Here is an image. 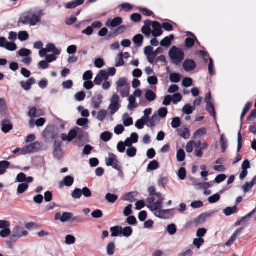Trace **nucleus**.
<instances>
[{
  "label": "nucleus",
  "instance_id": "a19ab883",
  "mask_svg": "<svg viewBox=\"0 0 256 256\" xmlns=\"http://www.w3.org/2000/svg\"><path fill=\"white\" fill-rule=\"evenodd\" d=\"M28 188V186L27 184L22 183L20 184L18 188V194H22L24 192L27 190Z\"/></svg>",
  "mask_w": 256,
  "mask_h": 256
},
{
  "label": "nucleus",
  "instance_id": "603ef678",
  "mask_svg": "<svg viewBox=\"0 0 256 256\" xmlns=\"http://www.w3.org/2000/svg\"><path fill=\"white\" fill-rule=\"evenodd\" d=\"M167 232L170 235L175 234L176 232V225L174 224H171L168 225L167 227Z\"/></svg>",
  "mask_w": 256,
  "mask_h": 256
},
{
  "label": "nucleus",
  "instance_id": "6ab92c4d",
  "mask_svg": "<svg viewBox=\"0 0 256 256\" xmlns=\"http://www.w3.org/2000/svg\"><path fill=\"white\" fill-rule=\"evenodd\" d=\"M84 2V0H76L74 1L67 3L66 5V7L68 9L74 8L79 6L82 4Z\"/></svg>",
  "mask_w": 256,
  "mask_h": 256
},
{
  "label": "nucleus",
  "instance_id": "cd10ccee",
  "mask_svg": "<svg viewBox=\"0 0 256 256\" xmlns=\"http://www.w3.org/2000/svg\"><path fill=\"white\" fill-rule=\"evenodd\" d=\"M206 110L212 116L216 118L215 108L212 102H208L206 104Z\"/></svg>",
  "mask_w": 256,
  "mask_h": 256
},
{
  "label": "nucleus",
  "instance_id": "de8ad7c7",
  "mask_svg": "<svg viewBox=\"0 0 256 256\" xmlns=\"http://www.w3.org/2000/svg\"><path fill=\"white\" fill-rule=\"evenodd\" d=\"M172 101L174 104H177L182 100V96L180 93H176L172 96Z\"/></svg>",
  "mask_w": 256,
  "mask_h": 256
},
{
  "label": "nucleus",
  "instance_id": "a211bd4d",
  "mask_svg": "<svg viewBox=\"0 0 256 256\" xmlns=\"http://www.w3.org/2000/svg\"><path fill=\"white\" fill-rule=\"evenodd\" d=\"M111 236L112 237H116L122 236V226H114L110 228Z\"/></svg>",
  "mask_w": 256,
  "mask_h": 256
},
{
  "label": "nucleus",
  "instance_id": "8fccbe9b",
  "mask_svg": "<svg viewBox=\"0 0 256 256\" xmlns=\"http://www.w3.org/2000/svg\"><path fill=\"white\" fill-rule=\"evenodd\" d=\"M130 84H128L124 88H123L122 89H120L119 90L120 92V94L122 97L124 98L126 96H127L130 93Z\"/></svg>",
  "mask_w": 256,
  "mask_h": 256
},
{
  "label": "nucleus",
  "instance_id": "473e14b6",
  "mask_svg": "<svg viewBox=\"0 0 256 256\" xmlns=\"http://www.w3.org/2000/svg\"><path fill=\"white\" fill-rule=\"evenodd\" d=\"M220 143L221 149L222 152H224L228 147V140L224 138V135L222 134L220 138Z\"/></svg>",
  "mask_w": 256,
  "mask_h": 256
},
{
  "label": "nucleus",
  "instance_id": "423d86ee",
  "mask_svg": "<svg viewBox=\"0 0 256 256\" xmlns=\"http://www.w3.org/2000/svg\"><path fill=\"white\" fill-rule=\"evenodd\" d=\"M120 97L116 94H114L110 99V104L108 107L110 110V114H114L120 108V104H118Z\"/></svg>",
  "mask_w": 256,
  "mask_h": 256
},
{
  "label": "nucleus",
  "instance_id": "f8f14e48",
  "mask_svg": "<svg viewBox=\"0 0 256 256\" xmlns=\"http://www.w3.org/2000/svg\"><path fill=\"white\" fill-rule=\"evenodd\" d=\"M174 210V209L166 210H162L159 209V210H158L157 212L155 213V215L156 216L161 218H168L169 216H168V214H169L170 212L173 213Z\"/></svg>",
  "mask_w": 256,
  "mask_h": 256
},
{
  "label": "nucleus",
  "instance_id": "e433bc0d",
  "mask_svg": "<svg viewBox=\"0 0 256 256\" xmlns=\"http://www.w3.org/2000/svg\"><path fill=\"white\" fill-rule=\"evenodd\" d=\"M73 214L72 213L64 212L62 214L60 220L62 222H66L70 220Z\"/></svg>",
  "mask_w": 256,
  "mask_h": 256
},
{
  "label": "nucleus",
  "instance_id": "338daca9",
  "mask_svg": "<svg viewBox=\"0 0 256 256\" xmlns=\"http://www.w3.org/2000/svg\"><path fill=\"white\" fill-rule=\"evenodd\" d=\"M178 176L180 180H183L186 176V170L184 168H180L178 172Z\"/></svg>",
  "mask_w": 256,
  "mask_h": 256
},
{
  "label": "nucleus",
  "instance_id": "a18cd8bd",
  "mask_svg": "<svg viewBox=\"0 0 256 256\" xmlns=\"http://www.w3.org/2000/svg\"><path fill=\"white\" fill-rule=\"evenodd\" d=\"M176 157L178 160L179 162H182L184 160L186 154L184 150L182 149H180L178 151Z\"/></svg>",
  "mask_w": 256,
  "mask_h": 256
},
{
  "label": "nucleus",
  "instance_id": "c756f323",
  "mask_svg": "<svg viewBox=\"0 0 256 256\" xmlns=\"http://www.w3.org/2000/svg\"><path fill=\"white\" fill-rule=\"evenodd\" d=\"M132 229L130 226H126L124 228L122 227V236H124L129 237L132 234Z\"/></svg>",
  "mask_w": 256,
  "mask_h": 256
},
{
  "label": "nucleus",
  "instance_id": "49530a36",
  "mask_svg": "<svg viewBox=\"0 0 256 256\" xmlns=\"http://www.w3.org/2000/svg\"><path fill=\"white\" fill-rule=\"evenodd\" d=\"M28 34L26 31L20 32L18 34V38L20 41H25L28 38Z\"/></svg>",
  "mask_w": 256,
  "mask_h": 256
},
{
  "label": "nucleus",
  "instance_id": "bf43d9fd",
  "mask_svg": "<svg viewBox=\"0 0 256 256\" xmlns=\"http://www.w3.org/2000/svg\"><path fill=\"white\" fill-rule=\"evenodd\" d=\"M204 240L202 238H195L194 240L193 244L198 248H199L200 246L204 244Z\"/></svg>",
  "mask_w": 256,
  "mask_h": 256
},
{
  "label": "nucleus",
  "instance_id": "774afa93",
  "mask_svg": "<svg viewBox=\"0 0 256 256\" xmlns=\"http://www.w3.org/2000/svg\"><path fill=\"white\" fill-rule=\"evenodd\" d=\"M192 80L190 78H185L182 80V86L184 87H189L192 85Z\"/></svg>",
  "mask_w": 256,
  "mask_h": 256
},
{
  "label": "nucleus",
  "instance_id": "c03bdc74",
  "mask_svg": "<svg viewBox=\"0 0 256 256\" xmlns=\"http://www.w3.org/2000/svg\"><path fill=\"white\" fill-rule=\"evenodd\" d=\"M252 106V103L251 102H248L246 104L244 108L243 109L242 114H241L240 118L242 119L244 116L247 114V112L250 110L251 107Z\"/></svg>",
  "mask_w": 256,
  "mask_h": 256
},
{
  "label": "nucleus",
  "instance_id": "f257e3e1",
  "mask_svg": "<svg viewBox=\"0 0 256 256\" xmlns=\"http://www.w3.org/2000/svg\"><path fill=\"white\" fill-rule=\"evenodd\" d=\"M43 15V12L42 10H38L36 12H34L32 10L26 12L20 15L18 24H30V26H35L41 20V17Z\"/></svg>",
  "mask_w": 256,
  "mask_h": 256
},
{
  "label": "nucleus",
  "instance_id": "b1692460",
  "mask_svg": "<svg viewBox=\"0 0 256 256\" xmlns=\"http://www.w3.org/2000/svg\"><path fill=\"white\" fill-rule=\"evenodd\" d=\"M238 210L236 206H234L233 207H227L223 210V212L226 216H230L232 214H235Z\"/></svg>",
  "mask_w": 256,
  "mask_h": 256
},
{
  "label": "nucleus",
  "instance_id": "9b49d317",
  "mask_svg": "<svg viewBox=\"0 0 256 256\" xmlns=\"http://www.w3.org/2000/svg\"><path fill=\"white\" fill-rule=\"evenodd\" d=\"M122 22V20L121 18L116 17L112 20H108L106 22V26L108 27L111 26L112 28H115L121 24Z\"/></svg>",
  "mask_w": 256,
  "mask_h": 256
},
{
  "label": "nucleus",
  "instance_id": "0eeeda50",
  "mask_svg": "<svg viewBox=\"0 0 256 256\" xmlns=\"http://www.w3.org/2000/svg\"><path fill=\"white\" fill-rule=\"evenodd\" d=\"M182 66L184 69L188 72L194 70L196 67V64L194 60L188 59L184 61Z\"/></svg>",
  "mask_w": 256,
  "mask_h": 256
},
{
  "label": "nucleus",
  "instance_id": "052dcab7",
  "mask_svg": "<svg viewBox=\"0 0 256 256\" xmlns=\"http://www.w3.org/2000/svg\"><path fill=\"white\" fill-rule=\"evenodd\" d=\"M220 197L218 194H216L208 198V200L210 203L214 204L218 201L220 199Z\"/></svg>",
  "mask_w": 256,
  "mask_h": 256
},
{
  "label": "nucleus",
  "instance_id": "72a5a7b5",
  "mask_svg": "<svg viewBox=\"0 0 256 256\" xmlns=\"http://www.w3.org/2000/svg\"><path fill=\"white\" fill-rule=\"evenodd\" d=\"M256 212V208H254L253 210H252L250 213L248 214L243 216L241 218L240 220L236 222L235 223L236 226H239L240 223L244 220L250 218L252 216H253Z\"/></svg>",
  "mask_w": 256,
  "mask_h": 256
},
{
  "label": "nucleus",
  "instance_id": "412c9836",
  "mask_svg": "<svg viewBox=\"0 0 256 256\" xmlns=\"http://www.w3.org/2000/svg\"><path fill=\"white\" fill-rule=\"evenodd\" d=\"M116 251V245L114 242H109L106 246L107 254L111 256H112Z\"/></svg>",
  "mask_w": 256,
  "mask_h": 256
},
{
  "label": "nucleus",
  "instance_id": "5701e85b",
  "mask_svg": "<svg viewBox=\"0 0 256 256\" xmlns=\"http://www.w3.org/2000/svg\"><path fill=\"white\" fill-rule=\"evenodd\" d=\"M136 196V193L135 192H130L126 194L123 200L126 201H128L130 202H134L136 200L134 197Z\"/></svg>",
  "mask_w": 256,
  "mask_h": 256
},
{
  "label": "nucleus",
  "instance_id": "3c124183",
  "mask_svg": "<svg viewBox=\"0 0 256 256\" xmlns=\"http://www.w3.org/2000/svg\"><path fill=\"white\" fill-rule=\"evenodd\" d=\"M88 122V119L84 118H80L77 120L76 123L79 126H84V128H87L88 126H85V125L87 124Z\"/></svg>",
  "mask_w": 256,
  "mask_h": 256
},
{
  "label": "nucleus",
  "instance_id": "4c0bfd02",
  "mask_svg": "<svg viewBox=\"0 0 256 256\" xmlns=\"http://www.w3.org/2000/svg\"><path fill=\"white\" fill-rule=\"evenodd\" d=\"M170 80L172 82H178L180 80V75L178 73H172L170 76Z\"/></svg>",
  "mask_w": 256,
  "mask_h": 256
},
{
  "label": "nucleus",
  "instance_id": "37998d69",
  "mask_svg": "<svg viewBox=\"0 0 256 256\" xmlns=\"http://www.w3.org/2000/svg\"><path fill=\"white\" fill-rule=\"evenodd\" d=\"M86 96V94L85 92L84 91H81L77 92L75 94L74 98L76 100L80 102L84 100Z\"/></svg>",
  "mask_w": 256,
  "mask_h": 256
},
{
  "label": "nucleus",
  "instance_id": "5fc2aeb1",
  "mask_svg": "<svg viewBox=\"0 0 256 256\" xmlns=\"http://www.w3.org/2000/svg\"><path fill=\"white\" fill-rule=\"evenodd\" d=\"M172 126L174 128H178L180 126L181 122L180 120L178 117H175L172 119Z\"/></svg>",
  "mask_w": 256,
  "mask_h": 256
},
{
  "label": "nucleus",
  "instance_id": "6e6d98bb",
  "mask_svg": "<svg viewBox=\"0 0 256 256\" xmlns=\"http://www.w3.org/2000/svg\"><path fill=\"white\" fill-rule=\"evenodd\" d=\"M4 48L10 51H14L16 50L17 46L16 44L13 42H8Z\"/></svg>",
  "mask_w": 256,
  "mask_h": 256
},
{
  "label": "nucleus",
  "instance_id": "2f4dec72",
  "mask_svg": "<svg viewBox=\"0 0 256 256\" xmlns=\"http://www.w3.org/2000/svg\"><path fill=\"white\" fill-rule=\"evenodd\" d=\"M105 198L108 202L113 204L118 200V196L116 194L108 193Z\"/></svg>",
  "mask_w": 256,
  "mask_h": 256
},
{
  "label": "nucleus",
  "instance_id": "a878e982",
  "mask_svg": "<svg viewBox=\"0 0 256 256\" xmlns=\"http://www.w3.org/2000/svg\"><path fill=\"white\" fill-rule=\"evenodd\" d=\"M196 110L194 106H191L190 104H186L182 108V111L188 115L192 114Z\"/></svg>",
  "mask_w": 256,
  "mask_h": 256
},
{
  "label": "nucleus",
  "instance_id": "20e7f679",
  "mask_svg": "<svg viewBox=\"0 0 256 256\" xmlns=\"http://www.w3.org/2000/svg\"><path fill=\"white\" fill-rule=\"evenodd\" d=\"M59 130L54 126H48L43 131L42 135L44 138L47 141H50L58 138Z\"/></svg>",
  "mask_w": 256,
  "mask_h": 256
},
{
  "label": "nucleus",
  "instance_id": "f3484780",
  "mask_svg": "<svg viewBox=\"0 0 256 256\" xmlns=\"http://www.w3.org/2000/svg\"><path fill=\"white\" fill-rule=\"evenodd\" d=\"M174 38V34H170L169 36H166L160 42L161 46L164 47L168 48L172 44V40Z\"/></svg>",
  "mask_w": 256,
  "mask_h": 256
},
{
  "label": "nucleus",
  "instance_id": "9d476101",
  "mask_svg": "<svg viewBox=\"0 0 256 256\" xmlns=\"http://www.w3.org/2000/svg\"><path fill=\"white\" fill-rule=\"evenodd\" d=\"M76 128L79 130H80V133H78L75 129H72L69 132L68 136V142L72 141L74 140L77 136L79 140L82 139V134L84 133L83 131L80 130L78 128Z\"/></svg>",
  "mask_w": 256,
  "mask_h": 256
},
{
  "label": "nucleus",
  "instance_id": "bb28decb",
  "mask_svg": "<svg viewBox=\"0 0 256 256\" xmlns=\"http://www.w3.org/2000/svg\"><path fill=\"white\" fill-rule=\"evenodd\" d=\"M123 53L120 52L118 54L116 58V64L115 66L119 67L124 64V60H123Z\"/></svg>",
  "mask_w": 256,
  "mask_h": 256
},
{
  "label": "nucleus",
  "instance_id": "4468645a",
  "mask_svg": "<svg viewBox=\"0 0 256 256\" xmlns=\"http://www.w3.org/2000/svg\"><path fill=\"white\" fill-rule=\"evenodd\" d=\"M2 122V130L4 133H8L12 129L13 126L10 120H4Z\"/></svg>",
  "mask_w": 256,
  "mask_h": 256
},
{
  "label": "nucleus",
  "instance_id": "864d4df0",
  "mask_svg": "<svg viewBox=\"0 0 256 256\" xmlns=\"http://www.w3.org/2000/svg\"><path fill=\"white\" fill-rule=\"evenodd\" d=\"M139 11L143 15L146 16H150L154 15V14L152 11L146 8H140L139 9Z\"/></svg>",
  "mask_w": 256,
  "mask_h": 256
},
{
  "label": "nucleus",
  "instance_id": "393cba45",
  "mask_svg": "<svg viewBox=\"0 0 256 256\" xmlns=\"http://www.w3.org/2000/svg\"><path fill=\"white\" fill-rule=\"evenodd\" d=\"M10 165V162L3 160L0 162V175L3 174L6 172V170L8 168Z\"/></svg>",
  "mask_w": 256,
  "mask_h": 256
},
{
  "label": "nucleus",
  "instance_id": "7ed1b4c3",
  "mask_svg": "<svg viewBox=\"0 0 256 256\" xmlns=\"http://www.w3.org/2000/svg\"><path fill=\"white\" fill-rule=\"evenodd\" d=\"M28 234V232L24 230L23 227L17 226L12 230V235L8 242L10 243H14L23 236H26Z\"/></svg>",
  "mask_w": 256,
  "mask_h": 256
},
{
  "label": "nucleus",
  "instance_id": "69168bd1",
  "mask_svg": "<svg viewBox=\"0 0 256 256\" xmlns=\"http://www.w3.org/2000/svg\"><path fill=\"white\" fill-rule=\"evenodd\" d=\"M127 78H120L119 80L116 82V85L118 88H121L124 86H126L127 84Z\"/></svg>",
  "mask_w": 256,
  "mask_h": 256
},
{
  "label": "nucleus",
  "instance_id": "ea45409f",
  "mask_svg": "<svg viewBox=\"0 0 256 256\" xmlns=\"http://www.w3.org/2000/svg\"><path fill=\"white\" fill-rule=\"evenodd\" d=\"M159 166L158 162L156 160H152L148 166V170H156Z\"/></svg>",
  "mask_w": 256,
  "mask_h": 256
},
{
  "label": "nucleus",
  "instance_id": "4be33fe9",
  "mask_svg": "<svg viewBox=\"0 0 256 256\" xmlns=\"http://www.w3.org/2000/svg\"><path fill=\"white\" fill-rule=\"evenodd\" d=\"M103 96L102 94H98L96 98L94 97L92 99L94 107L95 108H98L102 102Z\"/></svg>",
  "mask_w": 256,
  "mask_h": 256
},
{
  "label": "nucleus",
  "instance_id": "f03ea898",
  "mask_svg": "<svg viewBox=\"0 0 256 256\" xmlns=\"http://www.w3.org/2000/svg\"><path fill=\"white\" fill-rule=\"evenodd\" d=\"M172 62L176 66L179 65L184 60V50L176 46L171 48L168 52Z\"/></svg>",
  "mask_w": 256,
  "mask_h": 256
},
{
  "label": "nucleus",
  "instance_id": "dca6fc26",
  "mask_svg": "<svg viewBox=\"0 0 256 256\" xmlns=\"http://www.w3.org/2000/svg\"><path fill=\"white\" fill-rule=\"evenodd\" d=\"M210 216V214L208 213H203L200 215L198 218H196L194 220V224L198 226L201 225L202 223H204L206 218Z\"/></svg>",
  "mask_w": 256,
  "mask_h": 256
},
{
  "label": "nucleus",
  "instance_id": "e2e57ef3",
  "mask_svg": "<svg viewBox=\"0 0 256 256\" xmlns=\"http://www.w3.org/2000/svg\"><path fill=\"white\" fill-rule=\"evenodd\" d=\"M10 234H12V232L10 228L3 229L0 232V236L3 238L8 237Z\"/></svg>",
  "mask_w": 256,
  "mask_h": 256
},
{
  "label": "nucleus",
  "instance_id": "4d7b16f0",
  "mask_svg": "<svg viewBox=\"0 0 256 256\" xmlns=\"http://www.w3.org/2000/svg\"><path fill=\"white\" fill-rule=\"evenodd\" d=\"M31 54V51L30 50L22 48L18 51V54L20 56H28Z\"/></svg>",
  "mask_w": 256,
  "mask_h": 256
},
{
  "label": "nucleus",
  "instance_id": "79ce46f5",
  "mask_svg": "<svg viewBox=\"0 0 256 256\" xmlns=\"http://www.w3.org/2000/svg\"><path fill=\"white\" fill-rule=\"evenodd\" d=\"M194 186H198V188L200 189H203V190H207L211 186V185L208 182H201V183H198V184H193Z\"/></svg>",
  "mask_w": 256,
  "mask_h": 256
},
{
  "label": "nucleus",
  "instance_id": "f704fd0d",
  "mask_svg": "<svg viewBox=\"0 0 256 256\" xmlns=\"http://www.w3.org/2000/svg\"><path fill=\"white\" fill-rule=\"evenodd\" d=\"M112 136V134L109 132H104L101 134L100 138L101 140L105 142L109 141Z\"/></svg>",
  "mask_w": 256,
  "mask_h": 256
},
{
  "label": "nucleus",
  "instance_id": "aec40b11",
  "mask_svg": "<svg viewBox=\"0 0 256 256\" xmlns=\"http://www.w3.org/2000/svg\"><path fill=\"white\" fill-rule=\"evenodd\" d=\"M144 36L141 34L136 35L133 38V42L137 47L141 46L143 43Z\"/></svg>",
  "mask_w": 256,
  "mask_h": 256
},
{
  "label": "nucleus",
  "instance_id": "39448f33",
  "mask_svg": "<svg viewBox=\"0 0 256 256\" xmlns=\"http://www.w3.org/2000/svg\"><path fill=\"white\" fill-rule=\"evenodd\" d=\"M108 158L106 160V164L108 166H112L114 168L122 172L121 166L118 164V160H116V156L112 153L108 154Z\"/></svg>",
  "mask_w": 256,
  "mask_h": 256
},
{
  "label": "nucleus",
  "instance_id": "2eb2a0df",
  "mask_svg": "<svg viewBox=\"0 0 256 256\" xmlns=\"http://www.w3.org/2000/svg\"><path fill=\"white\" fill-rule=\"evenodd\" d=\"M164 200V198H160L158 199V200L154 204L152 205H147V206L152 211H156L159 209H161L162 207V204Z\"/></svg>",
  "mask_w": 256,
  "mask_h": 256
},
{
  "label": "nucleus",
  "instance_id": "680f3d73",
  "mask_svg": "<svg viewBox=\"0 0 256 256\" xmlns=\"http://www.w3.org/2000/svg\"><path fill=\"white\" fill-rule=\"evenodd\" d=\"M126 28L124 26H121L116 28L114 32V34L116 36L118 34H123L126 31Z\"/></svg>",
  "mask_w": 256,
  "mask_h": 256
},
{
  "label": "nucleus",
  "instance_id": "c9c22d12",
  "mask_svg": "<svg viewBox=\"0 0 256 256\" xmlns=\"http://www.w3.org/2000/svg\"><path fill=\"white\" fill-rule=\"evenodd\" d=\"M36 113H37V110H36V107H32L30 110L28 112V115L30 118H34L36 117H38V116H40V115L44 114V112L42 114L40 113V114H38V115L36 114Z\"/></svg>",
  "mask_w": 256,
  "mask_h": 256
},
{
  "label": "nucleus",
  "instance_id": "6e6552de",
  "mask_svg": "<svg viewBox=\"0 0 256 256\" xmlns=\"http://www.w3.org/2000/svg\"><path fill=\"white\" fill-rule=\"evenodd\" d=\"M162 26L160 23L157 21L153 22L152 28L153 31L152 32V35L154 37H158L161 36L162 34Z\"/></svg>",
  "mask_w": 256,
  "mask_h": 256
},
{
  "label": "nucleus",
  "instance_id": "0e129e2a",
  "mask_svg": "<svg viewBox=\"0 0 256 256\" xmlns=\"http://www.w3.org/2000/svg\"><path fill=\"white\" fill-rule=\"evenodd\" d=\"M196 39L194 38H186L185 40V44L187 48H190L194 46Z\"/></svg>",
  "mask_w": 256,
  "mask_h": 256
},
{
  "label": "nucleus",
  "instance_id": "58836bf2",
  "mask_svg": "<svg viewBox=\"0 0 256 256\" xmlns=\"http://www.w3.org/2000/svg\"><path fill=\"white\" fill-rule=\"evenodd\" d=\"M82 196V190L75 188L72 192V196L75 199H79Z\"/></svg>",
  "mask_w": 256,
  "mask_h": 256
},
{
  "label": "nucleus",
  "instance_id": "13d9d810",
  "mask_svg": "<svg viewBox=\"0 0 256 256\" xmlns=\"http://www.w3.org/2000/svg\"><path fill=\"white\" fill-rule=\"evenodd\" d=\"M130 18L135 22H139L142 20V17L140 14L135 13L131 15Z\"/></svg>",
  "mask_w": 256,
  "mask_h": 256
},
{
  "label": "nucleus",
  "instance_id": "1a4fd4ad",
  "mask_svg": "<svg viewBox=\"0 0 256 256\" xmlns=\"http://www.w3.org/2000/svg\"><path fill=\"white\" fill-rule=\"evenodd\" d=\"M74 182V178L70 176H68L64 178L63 180L58 182V185L60 188H62L64 186L70 187L73 184Z\"/></svg>",
  "mask_w": 256,
  "mask_h": 256
},
{
  "label": "nucleus",
  "instance_id": "c85d7f7f",
  "mask_svg": "<svg viewBox=\"0 0 256 256\" xmlns=\"http://www.w3.org/2000/svg\"><path fill=\"white\" fill-rule=\"evenodd\" d=\"M178 131L179 135L185 139L188 138L190 136L189 130L187 128H185L183 130L178 129Z\"/></svg>",
  "mask_w": 256,
  "mask_h": 256
},
{
  "label": "nucleus",
  "instance_id": "7c9ffc66",
  "mask_svg": "<svg viewBox=\"0 0 256 256\" xmlns=\"http://www.w3.org/2000/svg\"><path fill=\"white\" fill-rule=\"evenodd\" d=\"M145 97L148 100L152 102L156 98V94L152 90H149L146 91Z\"/></svg>",
  "mask_w": 256,
  "mask_h": 256
},
{
  "label": "nucleus",
  "instance_id": "ddd939ff",
  "mask_svg": "<svg viewBox=\"0 0 256 256\" xmlns=\"http://www.w3.org/2000/svg\"><path fill=\"white\" fill-rule=\"evenodd\" d=\"M35 82L36 80L34 78H30L26 82L22 81L20 84L24 90H28L31 88L32 85L35 84Z\"/></svg>",
  "mask_w": 256,
  "mask_h": 256
},
{
  "label": "nucleus",
  "instance_id": "09e8293b",
  "mask_svg": "<svg viewBox=\"0 0 256 256\" xmlns=\"http://www.w3.org/2000/svg\"><path fill=\"white\" fill-rule=\"evenodd\" d=\"M137 150L134 147L128 148L126 150V154L129 157H134L136 155Z\"/></svg>",
  "mask_w": 256,
  "mask_h": 256
}]
</instances>
